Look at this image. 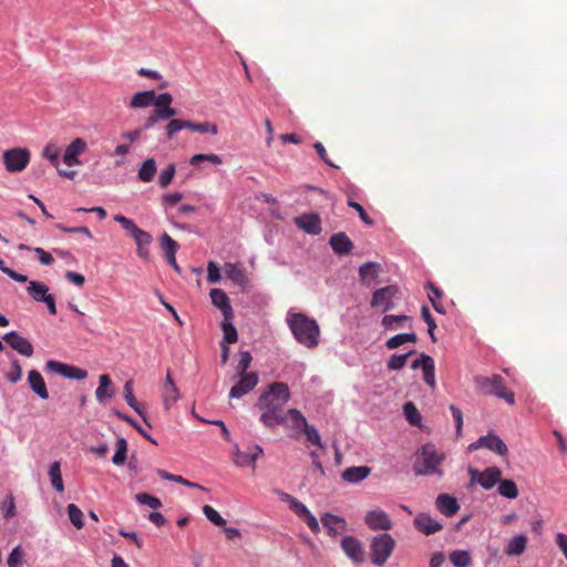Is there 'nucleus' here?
Segmentation results:
<instances>
[{"mask_svg": "<svg viewBox=\"0 0 567 567\" xmlns=\"http://www.w3.org/2000/svg\"><path fill=\"white\" fill-rule=\"evenodd\" d=\"M290 400V390L287 383L274 382L260 394L256 408L261 411L260 422L266 427H275L285 423L287 415L285 405Z\"/></svg>", "mask_w": 567, "mask_h": 567, "instance_id": "obj_1", "label": "nucleus"}, {"mask_svg": "<svg viewBox=\"0 0 567 567\" xmlns=\"http://www.w3.org/2000/svg\"><path fill=\"white\" fill-rule=\"evenodd\" d=\"M286 321L300 344L308 349H313L319 344L320 329L315 319L303 313L289 311Z\"/></svg>", "mask_w": 567, "mask_h": 567, "instance_id": "obj_2", "label": "nucleus"}, {"mask_svg": "<svg viewBox=\"0 0 567 567\" xmlns=\"http://www.w3.org/2000/svg\"><path fill=\"white\" fill-rule=\"evenodd\" d=\"M444 454L440 453L434 444L426 443L416 453L413 471L416 475H439L443 472L440 468Z\"/></svg>", "mask_w": 567, "mask_h": 567, "instance_id": "obj_3", "label": "nucleus"}, {"mask_svg": "<svg viewBox=\"0 0 567 567\" xmlns=\"http://www.w3.org/2000/svg\"><path fill=\"white\" fill-rule=\"evenodd\" d=\"M474 383L480 393L485 395H495L505 400L508 404L515 403L514 393L506 390L504 379L499 374L492 377L475 375Z\"/></svg>", "mask_w": 567, "mask_h": 567, "instance_id": "obj_4", "label": "nucleus"}, {"mask_svg": "<svg viewBox=\"0 0 567 567\" xmlns=\"http://www.w3.org/2000/svg\"><path fill=\"white\" fill-rule=\"evenodd\" d=\"M395 548L394 538L388 534H379L371 539L370 553L373 565L383 566Z\"/></svg>", "mask_w": 567, "mask_h": 567, "instance_id": "obj_5", "label": "nucleus"}, {"mask_svg": "<svg viewBox=\"0 0 567 567\" xmlns=\"http://www.w3.org/2000/svg\"><path fill=\"white\" fill-rule=\"evenodd\" d=\"M30 152L25 147H14L3 152V164L9 173L22 172L30 162Z\"/></svg>", "mask_w": 567, "mask_h": 567, "instance_id": "obj_6", "label": "nucleus"}, {"mask_svg": "<svg viewBox=\"0 0 567 567\" xmlns=\"http://www.w3.org/2000/svg\"><path fill=\"white\" fill-rule=\"evenodd\" d=\"M467 472L471 478V484L477 483L486 491L493 488L502 477V471L496 466L487 467L482 472L470 466Z\"/></svg>", "mask_w": 567, "mask_h": 567, "instance_id": "obj_7", "label": "nucleus"}, {"mask_svg": "<svg viewBox=\"0 0 567 567\" xmlns=\"http://www.w3.org/2000/svg\"><path fill=\"white\" fill-rule=\"evenodd\" d=\"M398 293L399 288L395 285L379 288L372 293L371 307L380 309L382 312L390 311L394 308L393 299Z\"/></svg>", "mask_w": 567, "mask_h": 567, "instance_id": "obj_8", "label": "nucleus"}, {"mask_svg": "<svg viewBox=\"0 0 567 567\" xmlns=\"http://www.w3.org/2000/svg\"><path fill=\"white\" fill-rule=\"evenodd\" d=\"M45 368L47 370L58 373L70 380H84L87 377L86 370L55 360H49L45 363Z\"/></svg>", "mask_w": 567, "mask_h": 567, "instance_id": "obj_9", "label": "nucleus"}, {"mask_svg": "<svg viewBox=\"0 0 567 567\" xmlns=\"http://www.w3.org/2000/svg\"><path fill=\"white\" fill-rule=\"evenodd\" d=\"M287 419L285 423H279V425H284L287 430L290 431L289 436L292 439H298L305 427L309 424L305 415L297 409H289L286 412Z\"/></svg>", "mask_w": 567, "mask_h": 567, "instance_id": "obj_10", "label": "nucleus"}, {"mask_svg": "<svg viewBox=\"0 0 567 567\" xmlns=\"http://www.w3.org/2000/svg\"><path fill=\"white\" fill-rule=\"evenodd\" d=\"M239 381L230 389L229 396L231 399H240L258 384V374L249 372L248 374H238Z\"/></svg>", "mask_w": 567, "mask_h": 567, "instance_id": "obj_11", "label": "nucleus"}, {"mask_svg": "<svg viewBox=\"0 0 567 567\" xmlns=\"http://www.w3.org/2000/svg\"><path fill=\"white\" fill-rule=\"evenodd\" d=\"M341 548L346 556L354 564H362L364 561V549L362 543L353 536H344L341 539Z\"/></svg>", "mask_w": 567, "mask_h": 567, "instance_id": "obj_12", "label": "nucleus"}, {"mask_svg": "<svg viewBox=\"0 0 567 567\" xmlns=\"http://www.w3.org/2000/svg\"><path fill=\"white\" fill-rule=\"evenodd\" d=\"M364 520L372 530H390L393 526L391 518L382 509L369 511Z\"/></svg>", "mask_w": 567, "mask_h": 567, "instance_id": "obj_13", "label": "nucleus"}, {"mask_svg": "<svg viewBox=\"0 0 567 567\" xmlns=\"http://www.w3.org/2000/svg\"><path fill=\"white\" fill-rule=\"evenodd\" d=\"M295 225L309 235H319L322 230L318 214L308 213L295 218Z\"/></svg>", "mask_w": 567, "mask_h": 567, "instance_id": "obj_14", "label": "nucleus"}, {"mask_svg": "<svg viewBox=\"0 0 567 567\" xmlns=\"http://www.w3.org/2000/svg\"><path fill=\"white\" fill-rule=\"evenodd\" d=\"M3 340L9 346L24 357L33 354L32 343L24 337L20 336L17 331H9L3 336Z\"/></svg>", "mask_w": 567, "mask_h": 567, "instance_id": "obj_15", "label": "nucleus"}, {"mask_svg": "<svg viewBox=\"0 0 567 567\" xmlns=\"http://www.w3.org/2000/svg\"><path fill=\"white\" fill-rule=\"evenodd\" d=\"M415 528L426 535H433L443 528V525L425 513L417 514L413 520Z\"/></svg>", "mask_w": 567, "mask_h": 567, "instance_id": "obj_16", "label": "nucleus"}, {"mask_svg": "<svg viewBox=\"0 0 567 567\" xmlns=\"http://www.w3.org/2000/svg\"><path fill=\"white\" fill-rule=\"evenodd\" d=\"M321 523L331 537H337L348 528V524L343 517L330 513H324L321 516Z\"/></svg>", "mask_w": 567, "mask_h": 567, "instance_id": "obj_17", "label": "nucleus"}, {"mask_svg": "<svg viewBox=\"0 0 567 567\" xmlns=\"http://www.w3.org/2000/svg\"><path fill=\"white\" fill-rule=\"evenodd\" d=\"M209 296L212 303L221 311L224 318L231 319L234 316V310L225 291L218 288H214L210 290Z\"/></svg>", "mask_w": 567, "mask_h": 567, "instance_id": "obj_18", "label": "nucleus"}, {"mask_svg": "<svg viewBox=\"0 0 567 567\" xmlns=\"http://www.w3.org/2000/svg\"><path fill=\"white\" fill-rule=\"evenodd\" d=\"M87 145L86 142L82 138H75L71 142L70 145L64 151L63 162L68 166L79 165L81 162L78 156L85 152Z\"/></svg>", "mask_w": 567, "mask_h": 567, "instance_id": "obj_19", "label": "nucleus"}, {"mask_svg": "<svg viewBox=\"0 0 567 567\" xmlns=\"http://www.w3.org/2000/svg\"><path fill=\"white\" fill-rule=\"evenodd\" d=\"M435 506L440 513L447 517L455 515L460 509L457 499L449 494H439L435 499Z\"/></svg>", "mask_w": 567, "mask_h": 567, "instance_id": "obj_20", "label": "nucleus"}, {"mask_svg": "<svg viewBox=\"0 0 567 567\" xmlns=\"http://www.w3.org/2000/svg\"><path fill=\"white\" fill-rule=\"evenodd\" d=\"M329 244L332 250L338 255H347L353 249L352 240L342 231L333 234L329 239Z\"/></svg>", "mask_w": 567, "mask_h": 567, "instance_id": "obj_21", "label": "nucleus"}, {"mask_svg": "<svg viewBox=\"0 0 567 567\" xmlns=\"http://www.w3.org/2000/svg\"><path fill=\"white\" fill-rule=\"evenodd\" d=\"M481 443H483V449L489 450L499 456H505L508 453L505 442L494 433L481 436Z\"/></svg>", "mask_w": 567, "mask_h": 567, "instance_id": "obj_22", "label": "nucleus"}, {"mask_svg": "<svg viewBox=\"0 0 567 567\" xmlns=\"http://www.w3.org/2000/svg\"><path fill=\"white\" fill-rule=\"evenodd\" d=\"M264 450L259 444H254L252 446L248 447L247 452H240L237 450V460L236 463L239 466H251L255 467L256 460L262 455Z\"/></svg>", "mask_w": 567, "mask_h": 567, "instance_id": "obj_23", "label": "nucleus"}, {"mask_svg": "<svg viewBox=\"0 0 567 567\" xmlns=\"http://www.w3.org/2000/svg\"><path fill=\"white\" fill-rule=\"evenodd\" d=\"M28 382L31 390L42 400L49 398V392L41 373L37 370H31L28 374Z\"/></svg>", "mask_w": 567, "mask_h": 567, "instance_id": "obj_24", "label": "nucleus"}, {"mask_svg": "<svg viewBox=\"0 0 567 567\" xmlns=\"http://www.w3.org/2000/svg\"><path fill=\"white\" fill-rule=\"evenodd\" d=\"M124 399L126 403L143 419V421L151 427L147 422L143 404L138 403L133 393V381L128 380L124 384Z\"/></svg>", "mask_w": 567, "mask_h": 567, "instance_id": "obj_25", "label": "nucleus"}, {"mask_svg": "<svg viewBox=\"0 0 567 567\" xmlns=\"http://www.w3.org/2000/svg\"><path fill=\"white\" fill-rule=\"evenodd\" d=\"M27 291L37 302H44L51 296V293H49V287L37 280L29 281Z\"/></svg>", "mask_w": 567, "mask_h": 567, "instance_id": "obj_26", "label": "nucleus"}, {"mask_svg": "<svg viewBox=\"0 0 567 567\" xmlns=\"http://www.w3.org/2000/svg\"><path fill=\"white\" fill-rule=\"evenodd\" d=\"M155 102V91L148 90V91H142L137 92L133 95L130 107L131 109H143L147 107L150 105L154 106Z\"/></svg>", "mask_w": 567, "mask_h": 567, "instance_id": "obj_27", "label": "nucleus"}, {"mask_svg": "<svg viewBox=\"0 0 567 567\" xmlns=\"http://www.w3.org/2000/svg\"><path fill=\"white\" fill-rule=\"evenodd\" d=\"M368 466H351L342 472V478L349 483H359L370 474Z\"/></svg>", "mask_w": 567, "mask_h": 567, "instance_id": "obj_28", "label": "nucleus"}, {"mask_svg": "<svg viewBox=\"0 0 567 567\" xmlns=\"http://www.w3.org/2000/svg\"><path fill=\"white\" fill-rule=\"evenodd\" d=\"M527 545V537L525 535H516L512 537L505 548L507 556H520Z\"/></svg>", "mask_w": 567, "mask_h": 567, "instance_id": "obj_29", "label": "nucleus"}, {"mask_svg": "<svg viewBox=\"0 0 567 567\" xmlns=\"http://www.w3.org/2000/svg\"><path fill=\"white\" fill-rule=\"evenodd\" d=\"M156 171H157V166H156L155 159L152 157L147 158L141 165V167L137 172V177L143 183H150L153 181V178L156 174Z\"/></svg>", "mask_w": 567, "mask_h": 567, "instance_id": "obj_30", "label": "nucleus"}, {"mask_svg": "<svg viewBox=\"0 0 567 567\" xmlns=\"http://www.w3.org/2000/svg\"><path fill=\"white\" fill-rule=\"evenodd\" d=\"M380 269L381 266L378 262L368 261L360 266L359 276L367 285H370L378 277Z\"/></svg>", "mask_w": 567, "mask_h": 567, "instance_id": "obj_31", "label": "nucleus"}, {"mask_svg": "<svg viewBox=\"0 0 567 567\" xmlns=\"http://www.w3.org/2000/svg\"><path fill=\"white\" fill-rule=\"evenodd\" d=\"M497 491L501 496L509 499H514L518 496V487L513 480L499 478Z\"/></svg>", "mask_w": 567, "mask_h": 567, "instance_id": "obj_32", "label": "nucleus"}, {"mask_svg": "<svg viewBox=\"0 0 567 567\" xmlns=\"http://www.w3.org/2000/svg\"><path fill=\"white\" fill-rule=\"evenodd\" d=\"M112 384L109 374H101L99 378V386L95 391V396L99 403L104 404L107 399L113 396V393H107L106 389Z\"/></svg>", "mask_w": 567, "mask_h": 567, "instance_id": "obj_33", "label": "nucleus"}, {"mask_svg": "<svg viewBox=\"0 0 567 567\" xmlns=\"http://www.w3.org/2000/svg\"><path fill=\"white\" fill-rule=\"evenodd\" d=\"M60 467H61L60 462L54 461L50 465L49 476H50L51 484H52L53 488L56 492L62 493L64 491V484H63V480H62L61 468Z\"/></svg>", "mask_w": 567, "mask_h": 567, "instance_id": "obj_34", "label": "nucleus"}, {"mask_svg": "<svg viewBox=\"0 0 567 567\" xmlns=\"http://www.w3.org/2000/svg\"><path fill=\"white\" fill-rule=\"evenodd\" d=\"M410 319L405 315H385L381 320V324L385 330H394L401 328L403 322Z\"/></svg>", "mask_w": 567, "mask_h": 567, "instance_id": "obj_35", "label": "nucleus"}, {"mask_svg": "<svg viewBox=\"0 0 567 567\" xmlns=\"http://www.w3.org/2000/svg\"><path fill=\"white\" fill-rule=\"evenodd\" d=\"M417 337L414 332L399 333L386 340L385 346L388 349H396L405 342L415 343Z\"/></svg>", "mask_w": 567, "mask_h": 567, "instance_id": "obj_36", "label": "nucleus"}, {"mask_svg": "<svg viewBox=\"0 0 567 567\" xmlns=\"http://www.w3.org/2000/svg\"><path fill=\"white\" fill-rule=\"evenodd\" d=\"M426 288L431 291V293L429 295V299L432 303V307L436 312L444 315L445 309L443 305L440 302V299L443 296L442 290L439 287L434 286V284L432 282H427Z\"/></svg>", "mask_w": 567, "mask_h": 567, "instance_id": "obj_37", "label": "nucleus"}, {"mask_svg": "<svg viewBox=\"0 0 567 567\" xmlns=\"http://www.w3.org/2000/svg\"><path fill=\"white\" fill-rule=\"evenodd\" d=\"M61 150L55 143H48L42 150V156L47 158L55 168L60 165Z\"/></svg>", "mask_w": 567, "mask_h": 567, "instance_id": "obj_38", "label": "nucleus"}, {"mask_svg": "<svg viewBox=\"0 0 567 567\" xmlns=\"http://www.w3.org/2000/svg\"><path fill=\"white\" fill-rule=\"evenodd\" d=\"M423 371L424 382L432 389L435 388V364L432 357H425Z\"/></svg>", "mask_w": 567, "mask_h": 567, "instance_id": "obj_39", "label": "nucleus"}, {"mask_svg": "<svg viewBox=\"0 0 567 567\" xmlns=\"http://www.w3.org/2000/svg\"><path fill=\"white\" fill-rule=\"evenodd\" d=\"M127 457V441L124 437H120L116 441V451L112 457L113 464L122 466L125 464Z\"/></svg>", "mask_w": 567, "mask_h": 567, "instance_id": "obj_40", "label": "nucleus"}, {"mask_svg": "<svg viewBox=\"0 0 567 567\" xmlns=\"http://www.w3.org/2000/svg\"><path fill=\"white\" fill-rule=\"evenodd\" d=\"M403 412L410 424L421 426L422 416L413 402H405L403 405Z\"/></svg>", "mask_w": 567, "mask_h": 567, "instance_id": "obj_41", "label": "nucleus"}, {"mask_svg": "<svg viewBox=\"0 0 567 567\" xmlns=\"http://www.w3.org/2000/svg\"><path fill=\"white\" fill-rule=\"evenodd\" d=\"M156 474L163 478V480H166V481H171V482H175V483H179L182 485H185V486H188V487H194V488H199V489H205L203 486H200L199 484L197 483H193L190 481H187L186 478H184L183 476L181 475H174V474H171L164 470H157L156 471Z\"/></svg>", "mask_w": 567, "mask_h": 567, "instance_id": "obj_42", "label": "nucleus"}, {"mask_svg": "<svg viewBox=\"0 0 567 567\" xmlns=\"http://www.w3.org/2000/svg\"><path fill=\"white\" fill-rule=\"evenodd\" d=\"M450 560L454 567H470L472 558L467 550H454L450 554Z\"/></svg>", "mask_w": 567, "mask_h": 567, "instance_id": "obj_43", "label": "nucleus"}, {"mask_svg": "<svg viewBox=\"0 0 567 567\" xmlns=\"http://www.w3.org/2000/svg\"><path fill=\"white\" fill-rule=\"evenodd\" d=\"M189 126V121L181 118H172L165 126V135L168 140L173 138L176 133Z\"/></svg>", "mask_w": 567, "mask_h": 567, "instance_id": "obj_44", "label": "nucleus"}, {"mask_svg": "<svg viewBox=\"0 0 567 567\" xmlns=\"http://www.w3.org/2000/svg\"><path fill=\"white\" fill-rule=\"evenodd\" d=\"M161 248L165 257L176 255L179 245L169 235L164 233L159 238Z\"/></svg>", "mask_w": 567, "mask_h": 567, "instance_id": "obj_45", "label": "nucleus"}, {"mask_svg": "<svg viewBox=\"0 0 567 567\" xmlns=\"http://www.w3.org/2000/svg\"><path fill=\"white\" fill-rule=\"evenodd\" d=\"M66 512L70 522L74 525L75 528L81 529L84 526L83 513L75 504H69L66 506Z\"/></svg>", "mask_w": 567, "mask_h": 567, "instance_id": "obj_46", "label": "nucleus"}, {"mask_svg": "<svg viewBox=\"0 0 567 567\" xmlns=\"http://www.w3.org/2000/svg\"><path fill=\"white\" fill-rule=\"evenodd\" d=\"M223 330V343H235L238 339L237 330L235 326L229 321V319H225L221 322Z\"/></svg>", "mask_w": 567, "mask_h": 567, "instance_id": "obj_47", "label": "nucleus"}, {"mask_svg": "<svg viewBox=\"0 0 567 567\" xmlns=\"http://www.w3.org/2000/svg\"><path fill=\"white\" fill-rule=\"evenodd\" d=\"M226 276L234 282L239 284L244 280V271L237 264L226 262L224 266Z\"/></svg>", "mask_w": 567, "mask_h": 567, "instance_id": "obj_48", "label": "nucleus"}, {"mask_svg": "<svg viewBox=\"0 0 567 567\" xmlns=\"http://www.w3.org/2000/svg\"><path fill=\"white\" fill-rule=\"evenodd\" d=\"M414 351L411 350L404 354H393L390 357L388 363H386V367L389 370H393V371H398V370H401L405 363H406V359L413 354Z\"/></svg>", "mask_w": 567, "mask_h": 567, "instance_id": "obj_49", "label": "nucleus"}, {"mask_svg": "<svg viewBox=\"0 0 567 567\" xmlns=\"http://www.w3.org/2000/svg\"><path fill=\"white\" fill-rule=\"evenodd\" d=\"M135 499L138 504L148 506L153 509H158L162 507L161 499L148 493H138L135 495Z\"/></svg>", "mask_w": 567, "mask_h": 567, "instance_id": "obj_50", "label": "nucleus"}, {"mask_svg": "<svg viewBox=\"0 0 567 567\" xmlns=\"http://www.w3.org/2000/svg\"><path fill=\"white\" fill-rule=\"evenodd\" d=\"M115 415L132 425L142 436H144L146 440H148L153 444H157V442L131 416L122 413V412H115Z\"/></svg>", "mask_w": 567, "mask_h": 567, "instance_id": "obj_51", "label": "nucleus"}, {"mask_svg": "<svg viewBox=\"0 0 567 567\" xmlns=\"http://www.w3.org/2000/svg\"><path fill=\"white\" fill-rule=\"evenodd\" d=\"M24 551L22 547L16 546L7 558L8 567H21L23 565Z\"/></svg>", "mask_w": 567, "mask_h": 567, "instance_id": "obj_52", "label": "nucleus"}, {"mask_svg": "<svg viewBox=\"0 0 567 567\" xmlns=\"http://www.w3.org/2000/svg\"><path fill=\"white\" fill-rule=\"evenodd\" d=\"M163 400L166 409L179 400V391L176 385L163 386Z\"/></svg>", "mask_w": 567, "mask_h": 567, "instance_id": "obj_53", "label": "nucleus"}, {"mask_svg": "<svg viewBox=\"0 0 567 567\" xmlns=\"http://www.w3.org/2000/svg\"><path fill=\"white\" fill-rule=\"evenodd\" d=\"M302 434L306 435L308 442H310L312 445H316L320 449H324V445L321 441V436H320L318 430L313 425L308 424L305 427Z\"/></svg>", "mask_w": 567, "mask_h": 567, "instance_id": "obj_54", "label": "nucleus"}, {"mask_svg": "<svg viewBox=\"0 0 567 567\" xmlns=\"http://www.w3.org/2000/svg\"><path fill=\"white\" fill-rule=\"evenodd\" d=\"M188 130L198 132L202 134L209 133L212 135H216L218 133V128L216 124L213 123H194L189 121Z\"/></svg>", "mask_w": 567, "mask_h": 567, "instance_id": "obj_55", "label": "nucleus"}, {"mask_svg": "<svg viewBox=\"0 0 567 567\" xmlns=\"http://www.w3.org/2000/svg\"><path fill=\"white\" fill-rule=\"evenodd\" d=\"M203 513L206 516V518L216 526H224L226 524V520L210 505H204Z\"/></svg>", "mask_w": 567, "mask_h": 567, "instance_id": "obj_56", "label": "nucleus"}, {"mask_svg": "<svg viewBox=\"0 0 567 567\" xmlns=\"http://www.w3.org/2000/svg\"><path fill=\"white\" fill-rule=\"evenodd\" d=\"M176 173V167L174 164H169L165 169H163L158 177V185L162 188H166L173 181V177Z\"/></svg>", "mask_w": 567, "mask_h": 567, "instance_id": "obj_57", "label": "nucleus"}, {"mask_svg": "<svg viewBox=\"0 0 567 567\" xmlns=\"http://www.w3.org/2000/svg\"><path fill=\"white\" fill-rule=\"evenodd\" d=\"M200 162H209L215 165L221 164V157L216 154H195L190 157L189 163L192 165H197Z\"/></svg>", "mask_w": 567, "mask_h": 567, "instance_id": "obj_58", "label": "nucleus"}, {"mask_svg": "<svg viewBox=\"0 0 567 567\" xmlns=\"http://www.w3.org/2000/svg\"><path fill=\"white\" fill-rule=\"evenodd\" d=\"M239 355L240 358L236 367L237 374H248L247 370L252 360L251 354L248 351H240Z\"/></svg>", "mask_w": 567, "mask_h": 567, "instance_id": "obj_59", "label": "nucleus"}, {"mask_svg": "<svg viewBox=\"0 0 567 567\" xmlns=\"http://www.w3.org/2000/svg\"><path fill=\"white\" fill-rule=\"evenodd\" d=\"M114 220L122 226V228L125 229L131 236L138 229L136 224L132 219L125 217L124 215H115Z\"/></svg>", "mask_w": 567, "mask_h": 567, "instance_id": "obj_60", "label": "nucleus"}, {"mask_svg": "<svg viewBox=\"0 0 567 567\" xmlns=\"http://www.w3.org/2000/svg\"><path fill=\"white\" fill-rule=\"evenodd\" d=\"M133 239L135 240L137 247L148 246L153 241V237L150 233L138 228L133 235Z\"/></svg>", "mask_w": 567, "mask_h": 567, "instance_id": "obj_61", "label": "nucleus"}, {"mask_svg": "<svg viewBox=\"0 0 567 567\" xmlns=\"http://www.w3.org/2000/svg\"><path fill=\"white\" fill-rule=\"evenodd\" d=\"M154 112L161 121L173 118L177 114V110L172 106L154 107Z\"/></svg>", "mask_w": 567, "mask_h": 567, "instance_id": "obj_62", "label": "nucleus"}, {"mask_svg": "<svg viewBox=\"0 0 567 567\" xmlns=\"http://www.w3.org/2000/svg\"><path fill=\"white\" fill-rule=\"evenodd\" d=\"M12 369L7 373V380L11 383H17L21 380L22 369L18 360L12 361Z\"/></svg>", "mask_w": 567, "mask_h": 567, "instance_id": "obj_63", "label": "nucleus"}, {"mask_svg": "<svg viewBox=\"0 0 567 567\" xmlns=\"http://www.w3.org/2000/svg\"><path fill=\"white\" fill-rule=\"evenodd\" d=\"M220 280V271L218 266L214 261H209L207 265V281L216 284Z\"/></svg>", "mask_w": 567, "mask_h": 567, "instance_id": "obj_64", "label": "nucleus"}]
</instances>
